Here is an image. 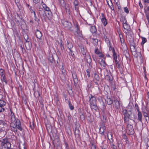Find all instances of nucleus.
Segmentation results:
<instances>
[{
  "label": "nucleus",
  "instance_id": "1",
  "mask_svg": "<svg viewBox=\"0 0 149 149\" xmlns=\"http://www.w3.org/2000/svg\"><path fill=\"white\" fill-rule=\"evenodd\" d=\"M122 113L124 116V120L125 123H127L129 121V119H131L132 112L131 110L127 111L126 109H123Z\"/></svg>",
  "mask_w": 149,
  "mask_h": 149
},
{
  "label": "nucleus",
  "instance_id": "2",
  "mask_svg": "<svg viewBox=\"0 0 149 149\" xmlns=\"http://www.w3.org/2000/svg\"><path fill=\"white\" fill-rule=\"evenodd\" d=\"M1 149H10L11 146L10 143L7 141L1 142Z\"/></svg>",
  "mask_w": 149,
  "mask_h": 149
},
{
  "label": "nucleus",
  "instance_id": "3",
  "mask_svg": "<svg viewBox=\"0 0 149 149\" xmlns=\"http://www.w3.org/2000/svg\"><path fill=\"white\" fill-rule=\"evenodd\" d=\"M62 24L66 29L70 30L72 28V25L71 23L68 21L63 20Z\"/></svg>",
  "mask_w": 149,
  "mask_h": 149
},
{
  "label": "nucleus",
  "instance_id": "4",
  "mask_svg": "<svg viewBox=\"0 0 149 149\" xmlns=\"http://www.w3.org/2000/svg\"><path fill=\"white\" fill-rule=\"evenodd\" d=\"M124 29V32L126 33H129L131 31V29L130 25L127 23L123 25Z\"/></svg>",
  "mask_w": 149,
  "mask_h": 149
},
{
  "label": "nucleus",
  "instance_id": "5",
  "mask_svg": "<svg viewBox=\"0 0 149 149\" xmlns=\"http://www.w3.org/2000/svg\"><path fill=\"white\" fill-rule=\"evenodd\" d=\"M127 132L129 134H132L133 133V127L132 125L128 123L127 127Z\"/></svg>",
  "mask_w": 149,
  "mask_h": 149
},
{
  "label": "nucleus",
  "instance_id": "6",
  "mask_svg": "<svg viewBox=\"0 0 149 149\" xmlns=\"http://www.w3.org/2000/svg\"><path fill=\"white\" fill-rule=\"evenodd\" d=\"M14 123H15V125L17 128H18L20 131H22V128L21 126L20 120L18 119L16 120L15 122Z\"/></svg>",
  "mask_w": 149,
  "mask_h": 149
},
{
  "label": "nucleus",
  "instance_id": "7",
  "mask_svg": "<svg viewBox=\"0 0 149 149\" xmlns=\"http://www.w3.org/2000/svg\"><path fill=\"white\" fill-rule=\"evenodd\" d=\"M67 47L71 52V55L72 56H73L74 55V54L73 52L72 49L73 47V45L72 43L69 42L67 41Z\"/></svg>",
  "mask_w": 149,
  "mask_h": 149
},
{
  "label": "nucleus",
  "instance_id": "8",
  "mask_svg": "<svg viewBox=\"0 0 149 149\" xmlns=\"http://www.w3.org/2000/svg\"><path fill=\"white\" fill-rule=\"evenodd\" d=\"M106 130V127L104 124L100 125V133L102 135H104Z\"/></svg>",
  "mask_w": 149,
  "mask_h": 149
},
{
  "label": "nucleus",
  "instance_id": "9",
  "mask_svg": "<svg viewBox=\"0 0 149 149\" xmlns=\"http://www.w3.org/2000/svg\"><path fill=\"white\" fill-rule=\"evenodd\" d=\"M77 30L74 33L75 35L77 37H81L82 36V34L81 32L80 31L78 25L77 26Z\"/></svg>",
  "mask_w": 149,
  "mask_h": 149
},
{
  "label": "nucleus",
  "instance_id": "10",
  "mask_svg": "<svg viewBox=\"0 0 149 149\" xmlns=\"http://www.w3.org/2000/svg\"><path fill=\"white\" fill-rule=\"evenodd\" d=\"M39 13L41 16L44 19H46L47 18L46 13L45 12L44 10L42 9L39 10Z\"/></svg>",
  "mask_w": 149,
  "mask_h": 149
},
{
  "label": "nucleus",
  "instance_id": "11",
  "mask_svg": "<svg viewBox=\"0 0 149 149\" xmlns=\"http://www.w3.org/2000/svg\"><path fill=\"white\" fill-rule=\"evenodd\" d=\"M26 48L27 50H30L31 47V43L30 41L26 42L25 44Z\"/></svg>",
  "mask_w": 149,
  "mask_h": 149
},
{
  "label": "nucleus",
  "instance_id": "12",
  "mask_svg": "<svg viewBox=\"0 0 149 149\" xmlns=\"http://www.w3.org/2000/svg\"><path fill=\"white\" fill-rule=\"evenodd\" d=\"M72 76L73 79L74 85H75V84H77L78 81L77 75L75 73H72Z\"/></svg>",
  "mask_w": 149,
  "mask_h": 149
},
{
  "label": "nucleus",
  "instance_id": "13",
  "mask_svg": "<svg viewBox=\"0 0 149 149\" xmlns=\"http://www.w3.org/2000/svg\"><path fill=\"white\" fill-rule=\"evenodd\" d=\"M36 34L37 38L39 39H40L41 38L42 36L41 32L38 29H37L36 30Z\"/></svg>",
  "mask_w": 149,
  "mask_h": 149
},
{
  "label": "nucleus",
  "instance_id": "14",
  "mask_svg": "<svg viewBox=\"0 0 149 149\" xmlns=\"http://www.w3.org/2000/svg\"><path fill=\"white\" fill-rule=\"evenodd\" d=\"M104 59H105V58H104ZM100 64L102 66V67L104 69L107 65V64L105 63V59L103 60V59H102L100 63Z\"/></svg>",
  "mask_w": 149,
  "mask_h": 149
},
{
  "label": "nucleus",
  "instance_id": "15",
  "mask_svg": "<svg viewBox=\"0 0 149 149\" xmlns=\"http://www.w3.org/2000/svg\"><path fill=\"white\" fill-rule=\"evenodd\" d=\"M10 127L13 131L15 132L17 131V127L14 122H13L10 123Z\"/></svg>",
  "mask_w": 149,
  "mask_h": 149
},
{
  "label": "nucleus",
  "instance_id": "16",
  "mask_svg": "<svg viewBox=\"0 0 149 149\" xmlns=\"http://www.w3.org/2000/svg\"><path fill=\"white\" fill-rule=\"evenodd\" d=\"M101 20L104 26H105L107 24V20L106 18H102Z\"/></svg>",
  "mask_w": 149,
  "mask_h": 149
},
{
  "label": "nucleus",
  "instance_id": "17",
  "mask_svg": "<svg viewBox=\"0 0 149 149\" xmlns=\"http://www.w3.org/2000/svg\"><path fill=\"white\" fill-rule=\"evenodd\" d=\"M120 21L122 22L123 25L127 23L125 18L124 17H122L120 18Z\"/></svg>",
  "mask_w": 149,
  "mask_h": 149
},
{
  "label": "nucleus",
  "instance_id": "18",
  "mask_svg": "<svg viewBox=\"0 0 149 149\" xmlns=\"http://www.w3.org/2000/svg\"><path fill=\"white\" fill-rule=\"evenodd\" d=\"M89 102L90 105L96 104V98H93V99H90Z\"/></svg>",
  "mask_w": 149,
  "mask_h": 149
},
{
  "label": "nucleus",
  "instance_id": "19",
  "mask_svg": "<svg viewBox=\"0 0 149 149\" xmlns=\"http://www.w3.org/2000/svg\"><path fill=\"white\" fill-rule=\"evenodd\" d=\"M138 118L139 121L141 122H142V115L141 112L139 111H138Z\"/></svg>",
  "mask_w": 149,
  "mask_h": 149
},
{
  "label": "nucleus",
  "instance_id": "20",
  "mask_svg": "<svg viewBox=\"0 0 149 149\" xmlns=\"http://www.w3.org/2000/svg\"><path fill=\"white\" fill-rule=\"evenodd\" d=\"M90 107L92 109H94L95 110H97L98 109V107L96 105V104H92L90 105Z\"/></svg>",
  "mask_w": 149,
  "mask_h": 149
},
{
  "label": "nucleus",
  "instance_id": "21",
  "mask_svg": "<svg viewBox=\"0 0 149 149\" xmlns=\"http://www.w3.org/2000/svg\"><path fill=\"white\" fill-rule=\"evenodd\" d=\"M90 31L92 33H95L96 31V28L95 26H91Z\"/></svg>",
  "mask_w": 149,
  "mask_h": 149
},
{
  "label": "nucleus",
  "instance_id": "22",
  "mask_svg": "<svg viewBox=\"0 0 149 149\" xmlns=\"http://www.w3.org/2000/svg\"><path fill=\"white\" fill-rule=\"evenodd\" d=\"M112 52L113 53V58L115 60H117V54L115 52L114 49L113 48L112 49Z\"/></svg>",
  "mask_w": 149,
  "mask_h": 149
},
{
  "label": "nucleus",
  "instance_id": "23",
  "mask_svg": "<svg viewBox=\"0 0 149 149\" xmlns=\"http://www.w3.org/2000/svg\"><path fill=\"white\" fill-rule=\"evenodd\" d=\"M23 36L26 42L30 41V39L29 38L28 36L26 33L23 34Z\"/></svg>",
  "mask_w": 149,
  "mask_h": 149
},
{
  "label": "nucleus",
  "instance_id": "24",
  "mask_svg": "<svg viewBox=\"0 0 149 149\" xmlns=\"http://www.w3.org/2000/svg\"><path fill=\"white\" fill-rule=\"evenodd\" d=\"M59 0L61 5L62 7H65L66 3L64 0Z\"/></svg>",
  "mask_w": 149,
  "mask_h": 149
},
{
  "label": "nucleus",
  "instance_id": "25",
  "mask_svg": "<svg viewBox=\"0 0 149 149\" xmlns=\"http://www.w3.org/2000/svg\"><path fill=\"white\" fill-rule=\"evenodd\" d=\"M46 13L47 15V18L48 19H49L50 17L52 16V14L51 11H47V12H46Z\"/></svg>",
  "mask_w": 149,
  "mask_h": 149
},
{
  "label": "nucleus",
  "instance_id": "26",
  "mask_svg": "<svg viewBox=\"0 0 149 149\" xmlns=\"http://www.w3.org/2000/svg\"><path fill=\"white\" fill-rule=\"evenodd\" d=\"M106 102L108 104H111L113 103V100L110 98H107L106 100Z\"/></svg>",
  "mask_w": 149,
  "mask_h": 149
},
{
  "label": "nucleus",
  "instance_id": "27",
  "mask_svg": "<svg viewBox=\"0 0 149 149\" xmlns=\"http://www.w3.org/2000/svg\"><path fill=\"white\" fill-rule=\"evenodd\" d=\"M86 59H87V62L90 63L91 61V57L89 55H87L86 56Z\"/></svg>",
  "mask_w": 149,
  "mask_h": 149
},
{
  "label": "nucleus",
  "instance_id": "28",
  "mask_svg": "<svg viewBox=\"0 0 149 149\" xmlns=\"http://www.w3.org/2000/svg\"><path fill=\"white\" fill-rule=\"evenodd\" d=\"M131 49L132 52H134L136 51V46L135 45H132L131 46Z\"/></svg>",
  "mask_w": 149,
  "mask_h": 149
},
{
  "label": "nucleus",
  "instance_id": "29",
  "mask_svg": "<svg viewBox=\"0 0 149 149\" xmlns=\"http://www.w3.org/2000/svg\"><path fill=\"white\" fill-rule=\"evenodd\" d=\"M68 105L70 108L71 110H73L74 109V106L72 105L71 102L70 101H68Z\"/></svg>",
  "mask_w": 149,
  "mask_h": 149
},
{
  "label": "nucleus",
  "instance_id": "30",
  "mask_svg": "<svg viewBox=\"0 0 149 149\" xmlns=\"http://www.w3.org/2000/svg\"><path fill=\"white\" fill-rule=\"evenodd\" d=\"M1 79L2 81H4L6 84L7 83V81L6 79V78L5 77V75H3V76H1Z\"/></svg>",
  "mask_w": 149,
  "mask_h": 149
},
{
  "label": "nucleus",
  "instance_id": "31",
  "mask_svg": "<svg viewBox=\"0 0 149 149\" xmlns=\"http://www.w3.org/2000/svg\"><path fill=\"white\" fill-rule=\"evenodd\" d=\"M115 63L116 64V66L118 68H119L120 67V65L119 63V62L117 60H115Z\"/></svg>",
  "mask_w": 149,
  "mask_h": 149
},
{
  "label": "nucleus",
  "instance_id": "32",
  "mask_svg": "<svg viewBox=\"0 0 149 149\" xmlns=\"http://www.w3.org/2000/svg\"><path fill=\"white\" fill-rule=\"evenodd\" d=\"M142 42L141 43V44L143 45L145 43L147 42V39L146 38L142 37Z\"/></svg>",
  "mask_w": 149,
  "mask_h": 149
},
{
  "label": "nucleus",
  "instance_id": "33",
  "mask_svg": "<svg viewBox=\"0 0 149 149\" xmlns=\"http://www.w3.org/2000/svg\"><path fill=\"white\" fill-rule=\"evenodd\" d=\"M61 72H62V74H63L64 75H65L66 74V71L64 69V67L63 66H62L61 68Z\"/></svg>",
  "mask_w": 149,
  "mask_h": 149
},
{
  "label": "nucleus",
  "instance_id": "34",
  "mask_svg": "<svg viewBox=\"0 0 149 149\" xmlns=\"http://www.w3.org/2000/svg\"><path fill=\"white\" fill-rule=\"evenodd\" d=\"M5 72L4 70L3 69H0V75L2 76L3 75H5Z\"/></svg>",
  "mask_w": 149,
  "mask_h": 149
},
{
  "label": "nucleus",
  "instance_id": "35",
  "mask_svg": "<svg viewBox=\"0 0 149 149\" xmlns=\"http://www.w3.org/2000/svg\"><path fill=\"white\" fill-rule=\"evenodd\" d=\"M116 106V107H118V106H119L120 104L119 102L117 100H114V101Z\"/></svg>",
  "mask_w": 149,
  "mask_h": 149
},
{
  "label": "nucleus",
  "instance_id": "36",
  "mask_svg": "<svg viewBox=\"0 0 149 149\" xmlns=\"http://www.w3.org/2000/svg\"><path fill=\"white\" fill-rule=\"evenodd\" d=\"M143 116L145 118L147 117L148 118V120H149V117L148 116V114L145 111H143Z\"/></svg>",
  "mask_w": 149,
  "mask_h": 149
},
{
  "label": "nucleus",
  "instance_id": "37",
  "mask_svg": "<svg viewBox=\"0 0 149 149\" xmlns=\"http://www.w3.org/2000/svg\"><path fill=\"white\" fill-rule=\"evenodd\" d=\"M81 53H82L83 55H84L86 54V52L84 48H81Z\"/></svg>",
  "mask_w": 149,
  "mask_h": 149
},
{
  "label": "nucleus",
  "instance_id": "38",
  "mask_svg": "<svg viewBox=\"0 0 149 149\" xmlns=\"http://www.w3.org/2000/svg\"><path fill=\"white\" fill-rule=\"evenodd\" d=\"M93 40V43L95 45H96L97 44V43L98 42V41L97 39H92Z\"/></svg>",
  "mask_w": 149,
  "mask_h": 149
},
{
  "label": "nucleus",
  "instance_id": "39",
  "mask_svg": "<svg viewBox=\"0 0 149 149\" xmlns=\"http://www.w3.org/2000/svg\"><path fill=\"white\" fill-rule=\"evenodd\" d=\"M5 105V102L3 100H0V105L2 107Z\"/></svg>",
  "mask_w": 149,
  "mask_h": 149
},
{
  "label": "nucleus",
  "instance_id": "40",
  "mask_svg": "<svg viewBox=\"0 0 149 149\" xmlns=\"http://www.w3.org/2000/svg\"><path fill=\"white\" fill-rule=\"evenodd\" d=\"M124 10L125 12L128 14L129 13V11L128 8L127 7H125L124 8Z\"/></svg>",
  "mask_w": 149,
  "mask_h": 149
},
{
  "label": "nucleus",
  "instance_id": "41",
  "mask_svg": "<svg viewBox=\"0 0 149 149\" xmlns=\"http://www.w3.org/2000/svg\"><path fill=\"white\" fill-rule=\"evenodd\" d=\"M95 52L96 54L98 55L100 54V51L98 49H95Z\"/></svg>",
  "mask_w": 149,
  "mask_h": 149
},
{
  "label": "nucleus",
  "instance_id": "42",
  "mask_svg": "<svg viewBox=\"0 0 149 149\" xmlns=\"http://www.w3.org/2000/svg\"><path fill=\"white\" fill-rule=\"evenodd\" d=\"M146 16L149 24V13L146 14Z\"/></svg>",
  "mask_w": 149,
  "mask_h": 149
},
{
  "label": "nucleus",
  "instance_id": "43",
  "mask_svg": "<svg viewBox=\"0 0 149 149\" xmlns=\"http://www.w3.org/2000/svg\"><path fill=\"white\" fill-rule=\"evenodd\" d=\"M74 4L75 6H77L78 4L77 0H74Z\"/></svg>",
  "mask_w": 149,
  "mask_h": 149
},
{
  "label": "nucleus",
  "instance_id": "44",
  "mask_svg": "<svg viewBox=\"0 0 149 149\" xmlns=\"http://www.w3.org/2000/svg\"><path fill=\"white\" fill-rule=\"evenodd\" d=\"M95 78L96 79L97 81H99V77L98 75L97 74H95Z\"/></svg>",
  "mask_w": 149,
  "mask_h": 149
},
{
  "label": "nucleus",
  "instance_id": "45",
  "mask_svg": "<svg viewBox=\"0 0 149 149\" xmlns=\"http://www.w3.org/2000/svg\"><path fill=\"white\" fill-rule=\"evenodd\" d=\"M89 71V69H87L86 70V71L87 73V75H88V76L89 77H90V73Z\"/></svg>",
  "mask_w": 149,
  "mask_h": 149
},
{
  "label": "nucleus",
  "instance_id": "46",
  "mask_svg": "<svg viewBox=\"0 0 149 149\" xmlns=\"http://www.w3.org/2000/svg\"><path fill=\"white\" fill-rule=\"evenodd\" d=\"M135 107H136V109L138 111H139V108L138 106V105L137 104H135Z\"/></svg>",
  "mask_w": 149,
  "mask_h": 149
},
{
  "label": "nucleus",
  "instance_id": "47",
  "mask_svg": "<svg viewBox=\"0 0 149 149\" xmlns=\"http://www.w3.org/2000/svg\"><path fill=\"white\" fill-rule=\"evenodd\" d=\"M146 146L147 147L146 149H149V139L148 140L147 144Z\"/></svg>",
  "mask_w": 149,
  "mask_h": 149
},
{
  "label": "nucleus",
  "instance_id": "48",
  "mask_svg": "<svg viewBox=\"0 0 149 149\" xmlns=\"http://www.w3.org/2000/svg\"><path fill=\"white\" fill-rule=\"evenodd\" d=\"M95 146L93 144H92L91 146V149H95Z\"/></svg>",
  "mask_w": 149,
  "mask_h": 149
},
{
  "label": "nucleus",
  "instance_id": "49",
  "mask_svg": "<svg viewBox=\"0 0 149 149\" xmlns=\"http://www.w3.org/2000/svg\"><path fill=\"white\" fill-rule=\"evenodd\" d=\"M34 15L35 16V20L38 22V23L39 21V20L38 18H37L36 17V15L35 14V12H34Z\"/></svg>",
  "mask_w": 149,
  "mask_h": 149
},
{
  "label": "nucleus",
  "instance_id": "50",
  "mask_svg": "<svg viewBox=\"0 0 149 149\" xmlns=\"http://www.w3.org/2000/svg\"><path fill=\"white\" fill-rule=\"evenodd\" d=\"M11 120L13 122H15V120H16L14 116H11Z\"/></svg>",
  "mask_w": 149,
  "mask_h": 149
},
{
  "label": "nucleus",
  "instance_id": "51",
  "mask_svg": "<svg viewBox=\"0 0 149 149\" xmlns=\"http://www.w3.org/2000/svg\"><path fill=\"white\" fill-rule=\"evenodd\" d=\"M65 9L66 12L67 13H68V14H70V11L69 9L68 8H65Z\"/></svg>",
  "mask_w": 149,
  "mask_h": 149
},
{
  "label": "nucleus",
  "instance_id": "52",
  "mask_svg": "<svg viewBox=\"0 0 149 149\" xmlns=\"http://www.w3.org/2000/svg\"><path fill=\"white\" fill-rule=\"evenodd\" d=\"M4 110V109L3 108V107L0 105V112H1Z\"/></svg>",
  "mask_w": 149,
  "mask_h": 149
},
{
  "label": "nucleus",
  "instance_id": "53",
  "mask_svg": "<svg viewBox=\"0 0 149 149\" xmlns=\"http://www.w3.org/2000/svg\"><path fill=\"white\" fill-rule=\"evenodd\" d=\"M99 56L100 57H104V55L101 52L100 53V54H99Z\"/></svg>",
  "mask_w": 149,
  "mask_h": 149
},
{
  "label": "nucleus",
  "instance_id": "54",
  "mask_svg": "<svg viewBox=\"0 0 149 149\" xmlns=\"http://www.w3.org/2000/svg\"><path fill=\"white\" fill-rule=\"evenodd\" d=\"M139 4L140 7L141 8H142L143 6L140 1L139 2Z\"/></svg>",
  "mask_w": 149,
  "mask_h": 149
},
{
  "label": "nucleus",
  "instance_id": "55",
  "mask_svg": "<svg viewBox=\"0 0 149 149\" xmlns=\"http://www.w3.org/2000/svg\"><path fill=\"white\" fill-rule=\"evenodd\" d=\"M39 1L40 0H33V2L36 3H38Z\"/></svg>",
  "mask_w": 149,
  "mask_h": 149
},
{
  "label": "nucleus",
  "instance_id": "56",
  "mask_svg": "<svg viewBox=\"0 0 149 149\" xmlns=\"http://www.w3.org/2000/svg\"><path fill=\"white\" fill-rule=\"evenodd\" d=\"M42 6L44 9H45V8L47 7V6H46V5L44 3H43L42 4Z\"/></svg>",
  "mask_w": 149,
  "mask_h": 149
},
{
  "label": "nucleus",
  "instance_id": "57",
  "mask_svg": "<svg viewBox=\"0 0 149 149\" xmlns=\"http://www.w3.org/2000/svg\"><path fill=\"white\" fill-rule=\"evenodd\" d=\"M44 9L46 11V12H47V11H49V8L47 7H46L45 8V9Z\"/></svg>",
  "mask_w": 149,
  "mask_h": 149
},
{
  "label": "nucleus",
  "instance_id": "58",
  "mask_svg": "<svg viewBox=\"0 0 149 149\" xmlns=\"http://www.w3.org/2000/svg\"><path fill=\"white\" fill-rule=\"evenodd\" d=\"M112 149H117L116 146L113 144L112 146Z\"/></svg>",
  "mask_w": 149,
  "mask_h": 149
},
{
  "label": "nucleus",
  "instance_id": "59",
  "mask_svg": "<svg viewBox=\"0 0 149 149\" xmlns=\"http://www.w3.org/2000/svg\"><path fill=\"white\" fill-rule=\"evenodd\" d=\"M91 97H89L90 99H93V98H95L94 96H93L91 94L90 95Z\"/></svg>",
  "mask_w": 149,
  "mask_h": 149
},
{
  "label": "nucleus",
  "instance_id": "60",
  "mask_svg": "<svg viewBox=\"0 0 149 149\" xmlns=\"http://www.w3.org/2000/svg\"><path fill=\"white\" fill-rule=\"evenodd\" d=\"M132 52V54L134 55H136V51H134V52Z\"/></svg>",
  "mask_w": 149,
  "mask_h": 149
},
{
  "label": "nucleus",
  "instance_id": "61",
  "mask_svg": "<svg viewBox=\"0 0 149 149\" xmlns=\"http://www.w3.org/2000/svg\"><path fill=\"white\" fill-rule=\"evenodd\" d=\"M109 49L110 50H111L112 49V48L111 47L110 42H109Z\"/></svg>",
  "mask_w": 149,
  "mask_h": 149
},
{
  "label": "nucleus",
  "instance_id": "62",
  "mask_svg": "<svg viewBox=\"0 0 149 149\" xmlns=\"http://www.w3.org/2000/svg\"><path fill=\"white\" fill-rule=\"evenodd\" d=\"M119 37H120V39H123V36L122 34H120L119 35Z\"/></svg>",
  "mask_w": 149,
  "mask_h": 149
},
{
  "label": "nucleus",
  "instance_id": "63",
  "mask_svg": "<svg viewBox=\"0 0 149 149\" xmlns=\"http://www.w3.org/2000/svg\"><path fill=\"white\" fill-rule=\"evenodd\" d=\"M101 15H102V18H105V15L103 13H101Z\"/></svg>",
  "mask_w": 149,
  "mask_h": 149
},
{
  "label": "nucleus",
  "instance_id": "64",
  "mask_svg": "<svg viewBox=\"0 0 149 149\" xmlns=\"http://www.w3.org/2000/svg\"><path fill=\"white\" fill-rule=\"evenodd\" d=\"M145 3H149V0H144Z\"/></svg>",
  "mask_w": 149,
  "mask_h": 149
}]
</instances>
